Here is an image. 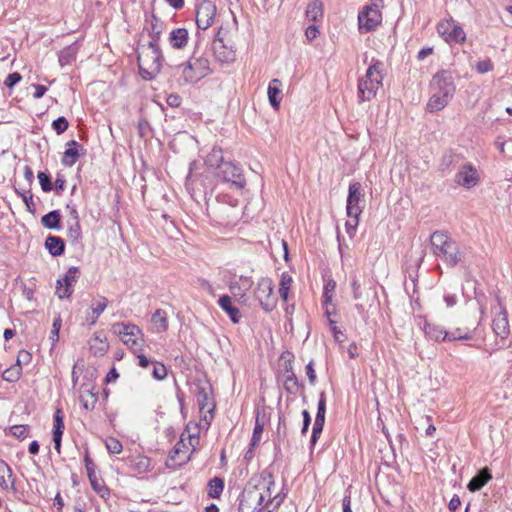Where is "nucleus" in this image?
<instances>
[{
  "label": "nucleus",
  "mask_w": 512,
  "mask_h": 512,
  "mask_svg": "<svg viewBox=\"0 0 512 512\" xmlns=\"http://www.w3.org/2000/svg\"><path fill=\"white\" fill-rule=\"evenodd\" d=\"M255 297L259 301L262 309L272 311L277 304V298L274 295V285L270 278H261L255 290Z\"/></svg>",
  "instance_id": "10"
},
{
  "label": "nucleus",
  "mask_w": 512,
  "mask_h": 512,
  "mask_svg": "<svg viewBox=\"0 0 512 512\" xmlns=\"http://www.w3.org/2000/svg\"><path fill=\"white\" fill-rule=\"evenodd\" d=\"M113 332L119 336L121 341L133 351H142V337L141 329L131 323H115L112 326Z\"/></svg>",
  "instance_id": "7"
},
{
  "label": "nucleus",
  "mask_w": 512,
  "mask_h": 512,
  "mask_svg": "<svg viewBox=\"0 0 512 512\" xmlns=\"http://www.w3.org/2000/svg\"><path fill=\"white\" fill-rule=\"evenodd\" d=\"M495 316L492 320V329L501 339H505L509 334V322L505 307L497 298V306L493 308Z\"/></svg>",
  "instance_id": "16"
},
{
  "label": "nucleus",
  "mask_w": 512,
  "mask_h": 512,
  "mask_svg": "<svg viewBox=\"0 0 512 512\" xmlns=\"http://www.w3.org/2000/svg\"><path fill=\"white\" fill-rule=\"evenodd\" d=\"M197 284L201 289L206 290L209 294H214L213 286L208 280L204 278H199L197 280Z\"/></svg>",
  "instance_id": "62"
},
{
  "label": "nucleus",
  "mask_w": 512,
  "mask_h": 512,
  "mask_svg": "<svg viewBox=\"0 0 512 512\" xmlns=\"http://www.w3.org/2000/svg\"><path fill=\"white\" fill-rule=\"evenodd\" d=\"M364 208L361 184L358 182L349 185L346 212L348 217H359Z\"/></svg>",
  "instance_id": "13"
},
{
  "label": "nucleus",
  "mask_w": 512,
  "mask_h": 512,
  "mask_svg": "<svg viewBox=\"0 0 512 512\" xmlns=\"http://www.w3.org/2000/svg\"><path fill=\"white\" fill-rule=\"evenodd\" d=\"M77 48L74 45L63 48L59 53V63L61 66L69 65L76 59Z\"/></svg>",
  "instance_id": "41"
},
{
  "label": "nucleus",
  "mask_w": 512,
  "mask_h": 512,
  "mask_svg": "<svg viewBox=\"0 0 512 512\" xmlns=\"http://www.w3.org/2000/svg\"><path fill=\"white\" fill-rule=\"evenodd\" d=\"M65 185H66V180L64 179L63 176L58 174L56 177V180H55V190L58 195H60L62 193V191L65 189Z\"/></svg>",
  "instance_id": "63"
},
{
  "label": "nucleus",
  "mask_w": 512,
  "mask_h": 512,
  "mask_svg": "<svg viewBox=\"0 0 512 512\" xmlns=\"http://www.w3.org/2000/svg\"><path fill=\"white\" fill-rule=\"evenodd\" d=\"M108 306V299L104 296H97L91 302L90 309L91 312H87L85 322L88 326H93L96 324L99 316L104 312V310Z\"/></svg>",
  "instance_id": "19"
},
{
  "label": "nucleus",
  "mask_w": 512,
  "mask_h": 512,
  "mask_svg": "<svg viewBox=\"0 0 512 512\" xmlns=\"http://www.w3.org/2000/svg\"><path fill=\"white\" fill-rule=\"evenodd\" d=\"M61 214L58 210H53L41 218V224L48 229H60Z\"/></svg>",
  "instance_id": "36"
},
{
  "label": "nucleus",
  "mask_w": 512,
  "mask_h": 512,
  "mask_svg": "<svg viewBox=\"0 0 512 512\" xmlns=\"http://www.w3.org/2000/svg\"><path fill=\"white\" fill-rule=\"evenodd\" d=\"M9 431L15 438L23 440L29 436L30 428L28 425H14L10 427Z\"/></svg>",
  "instance_id": "45"
},
{
  "label": "nucleus",
  "mask_w": 512,
  "mask_h": 512,
  "mask_svg": "<svg viewBox=\"0 0 512 512\" xmlns=\"http://www.w3.org/2000/svg\"><path fill=\"white\" fill-rule=\"evenodd\" d=\"M169 44L174 49H183L187 46L189 40L188 30L185 28H176L169 33Z\"/></svg>",
  "instance_id": "23"
},
{
  "label": "nucleus",
  "mask_w": 512,
  "mask_h": 512,
  "mask_svg": "<svg viewBox=\"0 0 512 512\" xmlns=\"http://www.w3.org/2000/svg\"><path fill=\"white\" fill-rule=\"evenodd\" d=\"M78 278L79 269L77 267H70L65 275L57 280L56 294L60 299L71 297Z\"/></svg>",
  "instance_id": "15"
},
{
  "label": "nucleus",
  "mask_w": 512,
  "mask_h": 512,
  "mask_svg": "<svg viewBox=\"0 0 512 512\" xmlns=\"http://www.w3.org/2000/svg\"><path fill=\"white\" fill-rule=\"evenodd\" d=\"M281 86H282V83L279 79H273L270 81L269 83V86H268V99H269V102L271 104V106L275 109V110H278L279 109V106H280V102H281Z\"/></svg>",
  "instance_id": "28"
},
{
  "label": "nucleus",
  "mask_w": 512,
  "mask_h": 512,
  "mask_svg": "<svg viewBox=\"0 0 512 512\" xmlns=\"http://www.w3.org/2000/svg\"><path fill=\"white\" fill-rule=\"evenodd\" d=\"M291 284L292 277L286 272L282 273L279 284V294L284 301L288 300V293L291 288Z\"/></svg>",
  "instance_id": "42"
},
{
  "label": "nucleus",
  "mask_w": 512,
  "mask_h": 512,
  "mask_svg": "<svg viewBox=\"0 0 512 512\" xmlns=\"http://www.w3.org/2000/svg\"><path fill=\"white\" fill-rule=\"evenodd\" d=\"M213 51L218 61L222 63L232 62L235 58V52L232 48H228L224 43L214 45Z\"/></svg>",
  "instance_id": "33"
},
{
  "label": "nucleus",
  "mask_w": 512,
  "mask_h": 512,
  "mask_svg": "<svg viewBox=\"0 0 512 512\" xmlns=\"http://www.w3.org/2000/svg\"><path fill=\"white\" fill-rule=\"evenodd\" d=\"M196 182H197V175H194L192 173V165H191L190 166L189 174H188V176L186 178V182H185L186 188L188 190L194 191L195 190L194 186H195Z\"/></svg>",
  "instance_id": "59"
},
{
  "label": "nucleus",
  "mask_w": 512,
  "mask_h": 512,
  "mask_svg": "<svg viewBox=\"0 0 512 512\" xmlns=\"http://www.w3.org/2000/svg\"><path fill=\"white\" fill-rule=\"evenodd\" d=\"M149 27H146L151 42L159 43L161 34L163 32V22L160 18H158L155 14L151 15L150 20L148 21Z\"/></svg>",
  "instance_id": "30"
},
{
  "label": "nucleus",
  "mask_w": 512,
  "mask_h": 512,
  "mask_svg": "<svg viewBox=\"0 0 512 512\" xmlns=\"http://www.w3.org/2000/svg\"><path fill=\"white\" fill-rule=\"evenodd\" d=\"M207 488V493L210 498H219L224 490V481L220 477H214L209 480Z\"/></svg>",
  "instance_id": "40"
},
{
  "label": "nucleus",
  "mask_w": 512,
  "mask_h": 512,
  "mask_svg": "<svg viewBox=\"0 0 512 512\" xmlns=\"http://www.w3.org/2000/svg\"><path fill=\"white\" fill-rule=\"evenodd\" d=\"M382 7L383 0H371L369 5L363 7L358 14V28L360 33L371 32L381 24Z\"/></svg>",
  "instance_id": "6"
},
{
  "label": "nucleus",
  "mask_w": 512,
  "mask_h": 512,
  "mask_svg": "<svg viewBox=\"0 0 512 512\" xmlns=\"http://www.w3.org/2000/svg\"><path fill=\"white\" fill-rule=\"evenodd\" d=\"M45 247L52 256L57 257L64 253L65 243L62 238L49 235L45 240Z\"/></svg>",
  "instance_id": "31"
},
{
  "label": "nucleus",
  "mask_w": 512,
  "mask_h": 512,
  "mask_svg": "<svg viewBox=\"0 0 512 512\" xmlns=\"http://www.w3.org/2000/svg\"><path fill=\"white\" fill-rule=\"evenodd\" d=\"M90 350L94 355H104L108 350V343L101 338V334H94L89 342Z\"/></svg>",
  "instance_id": "38"
},
{
  "label": "nucleus",
  "mask_w": 512,
  "mask_h": 512,
  "mask_svg": "<svg viewBox=\"0 0 512 512\" xmlns=\"http://www.w3.org/2000/svg\"><path fill=\"white\" fill-rule=\"evenodd\" d=\"M196 398L199 410L201 413H203L202 420L207 425H210L215 409V404L211 398L210 388L205 386H197Z\"/></svg>",
  "instance_id": "14"
},
{
  "label": "nucleus",
  "mask_w": 512,
  "mask_h": 512,
  "mask_svg": "<svg viewBox=\"0 0 512 512\" xmlns=\"http://www.w3.org/2000/svg\"><path fill=\"white\" fill-rule=\"evenodd\" d=\"M60 327H61V318H60V316H58L53 321L52 330L50 332V337H49L53 343L58 341Z\"/></svg>",
  "instance_id": "56"
},
{
  "label": "nucleus",
  "mask_w": 512,
  "mask_h": 512,
  "mask_svg": "<svg viewBox=\"0 0 512 512\" xmlns=\"http://www.w3.org/2000/svg\"><path fill=\"white\" fill-rule=\"evenodd\" d=\"M473 338V332L469 329H460L457 328L453 331L448 332L447 341L454 340H470Z\"/></svg>",
  "instance_id": "43"
},
{
  "label": "nucleus",
  "mask_w": 512,
  "mask_h": 512,
  "mask_svg": "<svg viewBox=\"0 0 512 512\" xmlns=\"http://www.w3.org/2000/svg\"><path fill=\"white\" fill-rule=\"evenodd\" d=\"M209 59L204 55H198L194 52L185 63L177 65L174 68V74L179 75V83L192 84L211 74Z\"/></svg>",
  "instance_id": "4"
},
{
  "label": "nucleus",
  "mask_w": 512,
  "mask_h": 512,
  "mask_svg": "<svg viewBox=\"0 0 512 512\" xmlns=\"http://www.w3.org/2000/svg\"><path fill=\"white\" fill-rule=\"evenodd\" d=\"M21 80V75L18 73V72H13L11 74H9L4 82V84L9 87V88H12L13 86H15L18 82H20Z\"/></svg>",
  "instance_id": "57"
},
{
  "label": "nucleus",
  "mask_w": 512,
  "mask_h": 512,
  "mask_svg": "<svg viewBox=\"0 0 512 512\" xmlns=\"http://www.w3.org/2000/svg\"><path fill=\"white\" fill-rule=\"evenodd\" d=\"M493 68H494V65L489 58L480 60L476 63V70L480 74L490 72L493 70Z\"/></svg>",
  "instance_id": "53"
},
{
  "label": "nucleus",
  "mask_w": 512,
  "mask_h": 512,
  "mask_svg": "<svg viewBox=\"0 0 512 512\" xmlns=\"http://www.w3.org/2000/svg\"><path fill=\"white\" fill-rule=\"evenodd\" d=\"M152 375L156 380H163L167 376V369L160 362H153Z\"/></svg>",
  "instance_id": "52"
},
{
  "label": "nucleus",
  "mask_w": 512,
  "mask_h": 512,
  "mask_svg": "<svg viewBox=\"0 0 512 512\" xmlns=\"http://www.w3.org/2000/svg\"><path fill=\"white\" fill-rule=\"evenodd\" d=\"M323 427H324V424L314 422V425L312 428V435H311V439H310V444L312 446H314L317 443L318 439L320 438L321 433L323 431Z\"/></svg>",
  "instance_id": "55"
},
{
  "label": "nucleus",
  "mask_w": 512,
  "mask_h": 512,
  "mask_svg": "<svg viewBox=\"0 0 512 512\" xmlns=\"http://www.w3.org/2000/svg\"><path fill=\"white\" fill-rule=\"evenodd\" d=\"M336 287V283L333 280H329L324 286L323 292V304L328 305L332 302L333 293Z\"/></svg>",
  "instance_id": "47"
},
{
  "label": "nucleus",
  "mask_w": 512,
  "mask_h": 512,
  "mask_svg": "<svg viewBox=\"0 0 512 512\" xmlns=\"http://www.w3.org/2000/svg\"><path fill=\"white\" fill-rule=\"evenodd\" d=\"M438 33L447 43L462 44L466 40V33L463 28L452 18L441 21L437 26Z\"/></svg>",
  "instance_id": "11"
},
{
  "label": "nucleus",
  "mask_w": 512,
  "mask_h": 512,
  "mask_svg": "<svg viewBox=\"0 0 512 512\" xmlns=\"http://www.w3.org/2000/svg\"><path fill=\"white\" fill-rule=\"evenodd\" d=\"M352 220L346 222V231L352 237L355 233L356 227L359 224V217H351Z\"/></svg>",
  "instance_id": "60"
},
{
  "label": "nucleus",
  "mask_w": 512,
  "mask_h": 512,
  "mask_svg": "<svg viewBox=\"0 0 512 512\" xmlns=\"http://www.w3.org/2000/svg\"><path fill=\"white\" fill-rule=\"evenodd\" d=\"M90 484L93 490L101 497L107 498L110 495L109 488L104 484V482L96 476V473H90L88 476Z\"/></svg>",
  "instance_id": "39"
},
{
  "label": "nucleus",
  "mask_w": 512,
  "mask_h": 512,
  "mask_svg": "<svg viewBox=\"0 0 512 512\" xmlns=\"http://www.w3.org/2000/svg\"><path fill=\"white\" fill-rule=\"evenodd\" d=\"M105 445H106L107 450L113 454H119V453H121V451L123 449L121 442L114 437H109L106 440Z\"/></svg>",
  "instance_id": "49"
},
{
  "label": "nucleus",
  "mask_w": 512,
  "mask_h": 512,
  "mask_svg": "<svg viewBox=\"0 0 512 512\" xmlns=\"http://www.w3.org/2000/svg\"><path fill=\"white\" fill-rule=\"evenodd\" d=\"M286 373H287V375H286V378L284 381V388L288 393L296 394L301 387V385L298 381V378L296 377L295 373L293 372L291 366L286 369Z\"/></svg>",
  "instance_id": "37"
},
{
  "label": "nucleus",
  "mask_w": 512,
  "mask_h": 512,
  "mask_svg": "<svg viewBox=\"0 0 512 512\" xmlns=\"http://www.w3.org/2000/svg\"><path fill=\"white\" fill-rule=\"evenodd\" d=\"M0 488L8 493L16 494L18 489L16 487V476L12 468L0 459Z\"/></svg>",
  "instance_id": "18"
},
{
  "label": "nucleus",
  "mask_w": 512,
  "mask_h": 512,
  "mask_svg": "<svg viewBox=\"0 0 512 512\" xmlns=\"http://www.w3.org/2000/svg\"><path fill=\"white\" fill-rule=\"evenodd\" d=\"M79 400L85 410H93L98 401V392H95L93 387L82 385L80 387Z\"/></svg>",
  "instance_id": "21"
},
{
  "label": "nucleus",
  "mask_w": 512,
  "mask_h": 512,
  "mask_svg": "<svg viewBox=\"0 0 512 512\" xmlns=\"http://www.w3.org/2000/svg\"><path fill=\"white\" fill-rule=\"evenodd\" d=\"M432 253L449 267H455L463 259L458 243L442 230L434 231L430 236Z\"/></svg>",
  "instance_id": "2"
},
{
  "label": "nucleus",
  "mask_w": 512,
  "mask_h": 512,
  "mask_svg": "<svg viewBox=\"0 0 512 512\" xmlns=\"http://www.w3.org/2000/svg\"><path fill=\"white\" fill-rule=\"evenodd\" d=\"M66 146L67 147L62 158V164L64 166L71 167L76 163L78 157L80 156L78 150L80 145L77 141L71 140L67 142Z\"/></svg>",
  "instance_id": "27"
},
{
  "label": "nucleus",
  "mask_w": 512,
  "mask_h": 512,
  "mask_svg": "<svg viewBox=\"0 0 512 512\" xmlns=\"http://www.w3.org/2000/svg\"><path fill=\"white\" fill-rule=\"evenodd\" d=\"M137 60L140 74L145 80H152L161 71L164 60L159 43L149 41L147 44H138Z\"/></svg>",
  "instance_id": "3"
},
{
  "label": "nucleus",
  "mask_w": 512,
  "mask_h": 512,
  "mask_svg": "<svg viewBox=\"0 0 512 512\" xmlns=\"http://www.w3.org/2000/svg\"><path fill=\"white\" fill-rule=\"evenodd\" d=\"M262 489V491L266 494L265 504L272 502L273 500H277V496L272 497L273 488L275 486V482L271 474H267L263 476L260 483L257 485Z\"/></svg>",
  "instance_id": "34"
},
{
  "label": "nucleus",
  "mask_w": 512,
  "mask_h": 512,
  "mask_svg": "<svg viewBox=\"0 0 512 512\" xmlns=\"http://www.w3.org/2000/svg\"><path fill=\"white\" fill-rule=\"evenodd\" d=\"M351 287H352V292H353V298L355 300H359L362 296V292H361V285L356 277L352 278Z\"/></svg>",
  "instance_id": "58"
},
{
  "label": "nucleus",
  "mask_w": 512,
  "mask_h": 512,
  "mask_svg": "<svg viewBox=\"0 0 512 512\" xmlns=\"http://www.w3.org/2000/svg\"><path fill=\"white\" fill-rule=\"evenodd\" d=\"M166 101L171 107H179L181 104V97L178 94H170Z\"/></svg>",
  "instance_id": "64"
},
{
  "label": "nucleus",
  "mask_w": 512,
  "mask_h": 512,
  "mask_svg": "<svg viewBox=\"0 0 512 512\" xmlns=\"http://www.w3.org/2000/svg\"><path fill=\"white\" fill-rule=\"evenodd\" d=\"M425 335L434 341H447L448 331L440 325L433 323H425L424 326Z\"/></svg>",
  "instance_id": "32"
},
{
  "label": "nucleus",
  "mask_w": 512,
  "mask_h": 512,
  "mask_svg": "<svg viewBox=\"0 0 512 512\" xmlns=\"http://www.w3.org/2000/svg\"><path fill=\"white\" fill-rule=\"evenodd\" d=\"M65 429L64 425V415L61 409H57L54 413L53 417V442L54 449L60 453L61 452V439Z\"/></svg>",
  "instance_id": "20"
},
{
  "label": "nucleus",
  "mask_w": 512,
  "mask_h": 512,
  "mask_svg": "<svg viewBox=\"0 0 512 512\" xmlns=\"http://www.w3.org/2000/svg\"><path fill=\"white\" fill-rule=\"evenodd\" d=\"M383 63L379 60H373L368 67L365 75L358 80L357 93L358 102L372 100L383 82Z\"/></svg>",
  "instance_id": "5"
},
{
  "label": "nucleus",
  "mask_w": 512,
  "mask_h": 512,
  "mask_svg": "<svg viewBox=\"0 0 512 512\" xmlns=\"http://www.w3.org/2000/svg\"><path fill=\"white\" fill-rule=\"evenodd\" d=\"M306 17L309 21L317 22L323 18V3L319 0L312 1L306 9Z\"/></svg>",
  "instance_id": "35"
},
{
  "label": "nucleus",
  "mask_w": 512,
  "mask_h": 512,
  "mask_svg": "<svg viewBox=\"0 0 512 512\" xmlns=\"http://www.w3.org/2000/svg\"><path fill=\"white\" fill-rule=\"evenodd\" d=\"M216 5L210 0H202L196 6V25L200 30L210 28L216 18Z\"/></svg>",
  "instance_id": "12"
},
{
  "label": "nucleus",
  "mask_w": 512,
  "mask_h": 512,
  "mask_svg": "<svg viewBox=\"0 0 512 512\" xmlns=\"http://www.w3.org/2000/svg\"><path fill=\"white\" fill-rule=\"evenodd\" d=\"M37 177L39 179V183L41 185V189L44 192H50L53 189L51 178H50V175L48 173H46V172H39Z\"/></svg>",
  "instance_id": "50"
},
{
  "label": "nucleus",
  "mask_w": 512,
  "mask_h": 512,
  "mask_svg": "<svg viewBox=\"0 0 512 512\" xmlns=\"http://www.w3.org/2000/svg\"><path fill=\"white\" fill-rule=\"evenodd\" d=\"M492 479L489 468L481 469L468 483L467 488L471 492L481 490Z\"/></svg>",
  "instance_id": "22"
},
{
  "label": "nucleus",
  "mask_w": 512,
  "mask_h": 512,
  "mask_svg": "<svg viewBox=\"0 0 512 512\" xmlns=\"http://www.w3.org/2000/svg\"><path fill=\"white\" fill-rule=\"evenodd\" d=\"M214 176L221 182L229 184L230 188L237 190L243 189L246 185V179L241 166L233 161H227L223 164L214 172Z\"/></svg>",
  "instance_id": "8"
},
{
  "label": "nucleus",
  "mask_w": 512,
  "mask_h": 512,
  "mask_svg": "<svg viewBox=\"0 0 512 512\" xmlns=\"http://www.w3.org/2000/svg\"><path fill=\"white\" fill-rule=\"evenodd\" d=\"M262 433H263V426L258 421H256L254 430H253V435H252V438L250 441L251 447H255L259 444V442L261 440Z\"/></svg>",
  "instance_id": "54"
},
{
  "label": "nucleus",
  "mask_w": 512,
  "mask_h": 512,
  "mask_svg": "<svg viewBox=\"0 0 512 512\" xmlns=\"http://www.w3.org/2000/svg\"><path fill=\"white\" fill-rule=\"evenodd\" d=\"M152 330L155 333H163L168 330V317L163 309H157L151 318Z\"/></svg>",
  "instance_id": "26"
},
{
  "label": "nucleus",
  "mask_w": 512,
  "mask_h": 512,
  "mask_svg": "<svg viewBox=\"0 0 512 512\" xmlns=\"http://www.w3.org/2000/svg\"><path fill=\"white\" fill-rule=\"evenodd\" d=\"M68 126L69 123L67 119L63 116L58 117L52 122V128L58 135L64 133L68 129Z\"/></svg>",
  "instance_id": "51"
},
{
  "label": "nucleus",
  "mask_w": 512,
  "mask_h": 512,
  "mask_svg": "<svg viewBox=\"0 0 512 512\" xmlns=\"http://www.w3.org/2000/svg\"><path fill=\"white\" fill-rule=\"evenodd\" d=\"M16 193L22 198L23 202L26 205L27 211L34 214L36 208H35V203L33 201V194L30 191L20 192L18 190H16Z\"/></svg>",
  "instance_id": "48"
},
{
  "label": "nucleus",
  "mask_w": 512,
  "mask_h": 512,
  "mask_svg": "<svg viewBox=\"0 0 512 512\" xmlns=\"http://www.w3.org/2000/svg\"><path fill=\"white\" fill-rule=\"evenodd\" d=\"M454 181L466 189H471L475 187L479 181L478 171L471 164L463 165L455 174Z\"/></svg>",
  "instance_id": "17"
},
{
  "label": "nucleus",
  "mask_w": 512,
  "mask_h": 512,
  "mask_svg": "<svg viewBox=\"0 0 512 512\" xmlns=\"http://www.w3.org/2000/svg\"><path fill=\"white\" fill-rule=\"evenodd\" d=\"M266 494L258 486L246 487L239 499L238 512H261Z\"/></svg>",
  "instance_id": "9"
},
{
  "label": "nucleus",
  "mask_w": 512,
  "mask_h": 512,
  "mask_svg": "<svg viewBox=\"0 0 512 512\" xmlns=\"http://www.w3.org/2000/svg\"><path fill=\"white\" fill-rule=\"evenodd\" d=\"M306 374L308 376L310 384L314 385L316 383L317 376H316L315 370L313 368V361H310L306 365Z\"/></svg>",
  "instance_id": "61"
},
{
  "label": "nucleus",
  "mask_w": 512,
  "mask_h": 512,
  "mask_svg": "<svg viewBox=\"0 0 512 512\" xmlns=\"http://www.w3.org/2000/svg\"><path fill=\"white\" fill-rule=\"evenodd\" d=\"M68 238L73 242L77 243L81 239V226L79 221H74L67 230Z\"/></svg>",
  "instance_id": "46"
},
{
  "label": "nucleus",
  "mask_w": 512,
  "mask_h": 512,
  "mask_svg": "<svg viewBox=\"0 0 512 512\" xmlns=\"http://www.w3.org/2000/svg\"><path fill=\"white\" fill-rule=\"evenodd\" d=\"M227 161L224 160L223 150L220 147L214 146L205 158V165L217 171Z\"/></svg>",
  "instance_id": "24"
},
{
  "label": "nucleus",
  "mask_w": 512,
  "mask_h": 512,
  "mask_svg": "<svg viewBox=\"0 0 512 512\" xmlns=\"http://www.w3.org/2000/svg\"><path fill=\"white\" fill-rule=\"evenodd\" d=\"M21 356L28 357L30 355L26 351H20L19 352V355H18V358H17V363L15 365L7 368L3 372V374H2V378L5 381H7V382H16L21 377V374H22Z\"/></svg>",
  "instance_id": "25"
},
{
  "label": "nucleus",
  "mask_w": 512,
  "mask_h": 512,
  "mask_svg": "<svg viewBox=\"0 0 512 512\" xmlns=\"http://www.w3.org/2000/svg\"><path fill=\"white\" fill-rule=\"evenodd\" d=\"M430 87L431 97L427 103V109L430 112L444 109L456 90L452 73L447 70L436 73L430 82Z\"/></svg>",
  "instance_id": "1"
},
{
  "label": "nucleus",
  "mask_w": 512,
  "mask_h": 512,
  "mask_svg": "<svg viewBox=\"0 0 512 512\" xmlns=\"http://www.w3.org/2000/svg\"><path fill=\"white\" fill-rule=\"evenodd\" d=\"M218 305L224 310L228 316L230 317L233 323H238L240 319V311L239 309L232 304L231 297L228 295H223L218 300Z\"/></svg>",
  "instance_id": "29"
},
{
  "label": "nucleus",
  "mask_w": 512,
  "mask_h": 512,
  "mask_svg": "<svg viewBox=\"0 0 512 512\" xmlns=\"http://www.w3.org/2000/svg\"><path fill=\"white\" fill-rule=\"evenodd\" d=\"M325 413H326V395L321 392L319 395L317 413L315 417V423L325 424Z\"/></svg>",
  "instance_id": "44"
}]
</instances>
